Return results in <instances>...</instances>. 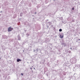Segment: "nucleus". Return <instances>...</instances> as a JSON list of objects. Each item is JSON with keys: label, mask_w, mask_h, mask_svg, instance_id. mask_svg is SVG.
Listing matches in <instances>:
<instances>
[{"label": "nucleus", "mask_w": 80, "mask_h": 80, "mask_svg": "<svg viewBox=\"0 0 80 80\" xmlns=\"http://www.w3.org/2000/svg\"><path fill=\"white\" fill-rule=\"evenodd\" d=\"M76 62H77V59L75 58H72V63H75Z\"/></svg>", "instance_id": "nucleus-1"}, {"label": "nucleus", "mask_w": 80, "mask_h": 80, "mask_svg": "<svg viewBox=\"0 0 80 80\" xmlns=\"http://www.w3.org/2000/svg\"><path fill=\"white\" fill-rule=\"evenodd\" d=\"M12 30H13V28H12L11 27H9L8 28V32H10V31H12Z\"/></svg>", "instance_id": "nucleus-2"}, {"label": "nucleus", "mask_w": 80, "mask_h": 80, "mask_svg": "<svg viewBox=\"0 0 80 80\" xmlns=\"http://www.w3.org/2000/svg\"><path fill=\"white\" fill-rule=\"evenodd\" d=\"M47 26H49V25H52V22H48L47 24Z\"/></svg>", "instance_id": "nucleus-3"}, {"label": "nucleus", "mask_w": 80, "mask_h": 80, "mask_svg": "<svg viewBox=\"0 0 80 80\" xmlns=\"http://www.w3.org/2000/svg\"><path fill=\"white\" fill-rule=\"evenodd\" d=\"M22 61V60L20 59H17V62H20Z\"/></svg>", "instance_id": "nucleus-4"}, {"label": "nucleus", "mask_w": 80, "mask_h": 80, "mask_svg": "<svg viewBox=\"0 0 80 80\" xmlns=\"http://www.w3.org/2000/svg\"><path fill=\"white\" fill-rule=\"evenodd\" d=\"M18 40H21V38H20V37L19 36H18Z\"/></svg>", "instance_id": "nucleus-5"}, {"label": "nucleus", "mask_w": 80, "mask_h": 80, "mask_svg": "<svg viewBox=\"0 0 80 80\" xmlns=\"http://www.w3.org/2000/svg\"><path fill=\"white\" fill-rule=\"evenodd\" d=\"M22 15H23V13L21 12L20 14V17H22Z\"/></svg>", "instance_id": "nucleus-6"}, {"label": "nucleus", "mask_w": 80, "mask_h": 80, "mask_svg": "<svg viewBox=\"0 0 80 80\" xmlns=\"http://www.w3.org/2000/svg\"><path fill=\"white\" fill-rule=\"evenodd\" d=\"M63 35L62 36H61L60 37V38H63Z\"/></svg>", "instance_id": "nucleus-7"}, {"label": "nucleus", "mask_w": 80, "mask_h": 80, "mask_svg": "<svg viewBox=\"0 0 80 80\" xmlns=\"http://www.w3.org/2000/svg\"><path fill=\"white\" fill-rule=\"evenodd\" d=\"M77 67L79 68L80 67V65H78L77 66Z\"/></svg>", "instance_id": "nucleus-8"}, {"label": "nucleus", "mask_w": 80, "mask_h": 80, "mask_svg": "<svg viewBox=\"0 0 80 80\" xmlns=\"http://www.w3.org/2000/svg\"><path fill=\"white\" fill-rule=\"evenodd\" d=\"M59 31L60 32H62V29H59Z\"/></svg>", "instance_id": "nucleus-9"}, {"label": "nucleus", "mask_w": 80, "mask_h": 80, "mask_svg": "<svg viewBox=\"0 0 80 80\" xmlns=\"http://www.w3.org/2000/svg\"><path fill=\"white\" fill-rule=\"evenodd\" d=\"M26 35H27V36H29L30 35V34L28 33L27 34H26Z\"/></svg>", "instance_id": "nucleus-10"}, {"label": "nucleus", "mask_w": 80, "mask_h": 80, "mask_svg": "<svg viewBox=\"0 0 80 80\" xmlns=\"http://www.w3.org/2000/svg\"><path fill=\"white\" fill-rule=\"evenodd\" d=\"M62 45H65V43H62Z\"/></svg>", "instance_id": "nucleus-11"}, {"label": "nucleus", "mask_w": 80, "mask_h": 80, "mask_svg": "<svg viewBox=\"0 0 80 80\" xmlns=\"http://www.w3.org/2000/svg\"><path fill=\"white\" fill-rule=\"evenodd\" d=\"M21 75L22 76H23V73H21Z\"/></svg>", "instance_id": "nucleus-12"}, {"label": "nucleus", "mask_w": 80, "mask_h": 80, "mask_svg": "<svg viewBox=\"0 0 80 80\" xmlns=\"http://www.w3.org/2000/svg\"><path fill=\"white\" fill-rule=\"evenodd\" d=\"M36 51H37V52H38V49H36Z\"/></svg>", "instance_id": "nucleus-13"}, {"label": "nucleus", "mask_w": 80, "mask_h": 80, "mask_svg": "<svg viewBox=\"0 0 80 80\" xmlns=\"http://www.w3.org/2000/svg\"><path fill=\"white\" fill-rule=\"evenodd\" d=\"M72 10H74V8H72Z\"/></svg>", "instance_id": "nucleus-14"}, {"label": "nucleus", "mask_w": 80, "mask_h": 80, "mask_svg": "<svg viewBox=\"0 0 80 80\" xmlns=\"http://www.w3.org/2000/svg\"><path fill=\"white\" fill-rule=\"evenodd\" d=\"M30 69H31V70H32V68H30Z\"/></svg>", "instance_id": "nucleus-15"}, {"label": "nucleus", "mask_w": 80, "mask_h": 80, "mask_svg": "<svg viewBox=\"0 0 80 80\" xmlns=\"http://www.w3.org/2000/svg\"><path fill=\"white\" fill-rule=\"evenodd\" d=\"M35 14H37V12H35Z\"/></svg>", "instance_id": "nucleus-16"}, {"label": "nucleus", "mask_w": 80, "mask_h": 80, "mask_svg": "<svg viewBox=\"0 0 80 80\" xmlns=\"http://www.w3.org/2000/svg\"><path fill=\"white\" fill-rule=\"evenodd\" d=\"M70 49H71V50H72V48H70Z\"/></svg>", "instance_id": "nucleus-17"}, {"label": "nucleus", "mask_w": 80, "mask_h": 80, "mask_svg": "<svg viewBox=\"0 0 80 80\" xmlns=\"http://www.w3.org/2000/svg\"><path fill=\"white\" fill-rule=\"evenodd\" d=\"M69 53H71V51H69Z\"/></svg>", "instance_id": "nucleus-18"}, {"label": "nucleus", "mask_w": 80, "mask_h": 80, "mask_svg": "<svg viewBox=\"0 0 80 80\" xmlns=\"http://www.w3.org/2000/svg\"><path fill=\"white\" fill-rule=\"evenodd\" d=\"M2 11H1V13H2Z\"/></svg>", "instance_id": "nucleus-19"}, {"label": "nucleus", "mask_w": 80, "mask_h": 80, "mask_svg": "<svg viewBox=\"0 0 80 80\" xmlns=\"http://www.w3.org/2000/svg\"><path fill=\"white\" fill-rule=\"evenodd\" d=\"M23 52H25V51L23 50Z\"/></svg>", "instance_id": "nucleus-20"}, {"label": "nucleus", "mask_w": 80, "mask_h": 80, "mask_svg": "<svg viewBox=\"0 0 80 80\" xmlns=\"http://www.w3.org/2000/svg\"><path fill=\"white\" fill-rule=\"evenodd\" d=\"M33 52H35V50L33 51Z\"/></svg>", "instance_id": "nucleus-21"}, {"label": "nucleus", "mask_w": 80, "mask_h": 80, "mask_svg": "<svg viewBox=\"0 0 80 80\" xmlns=\"http://www.w3.org/2000/svg\"><path fill=\"white\" fill-rule=\"evenodd\" d=\"M60 36L61 37V36H62V35H60Z\"/></svg>", "instance_id": "nucleus-22"}, {"label": "nucleus", "mask_w": 80, "mask_h": 80, "mask_svg": "<svg viewBox=\"0 0 80 80\" xmlns=\"http://www.w3.org/2000/svg\"><path fill=\"white\" fill-rule=\"evenodd\" d=\"M78 40H80V39H78Z\"/></svg>", "instance_id": "nucleus-23"}, {"label": "nucleus", "mask_w": 80, "mask_h": 80, "mask_svg": "<svg viewBox=\"0 0 80 80\" xmlns=\"http://www.w3.org/2000/svg\"><path fill=\"white\" fill-rule=\"evenodd\" d=\"M35 68H34V69L35 70Z\"/></svg>", "instance_id": "nucleus-24"}, {"label": "nucleus", "mask_w": 80, "mask_h": 80, "mask_svg": "<svg viewBox=\"0 0 80 80\" xmlns=\"http://www.w3.org/2000/svg\"><path fill=\"white\" fill-rule=\"evenodd\" d=\"M1 8V7H0V8Z\"/></svg>", "instance_id": "nucleus-25"}, {"label": "nucleus", "mask_w": 80, "mask_h": 80, "mask_svg": "<svg viewBox=\"0 0 80 80\" xmlns=\"http://www.w3.org/2000/svg\"><path fill=\"white\" fill-rule=\"evenodd\" d=\"M0 59H1V58H0Z\"/></svg>", "instance_id": "nucleus-26"}, {"label": "nucleus", "mask_w": 80, "mask_h": 80, "mask_svg": "<svg viewBox=\"0 0 80 80\" xmlns=\"http://www.w3.org/2000/svg\"><path fill=\"white\" fill-rule=\"evenodd\" d=\"M35 50V49H34V50Z\"/></svg>", "instance_id": "nucleus-27"}]
</instances>
